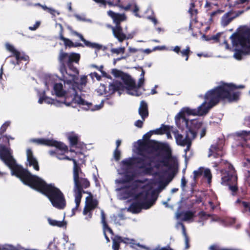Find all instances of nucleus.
<instances>
[{"label":"nucleus","mask_w":250,"mask_h":250,"mask_svg":"<svg viewBox=\"0 0 250 250\" xmlns=\"http://www.w3.org/2000/svg\"><path fill=\"white\" fill-rule=\"evenodd\" d=\"M244 85H237L232 83H222L221 84L208 91L205 95V99L208 101L203 103L197 108L191 109L188 107H184L175 116V122L178 128L180 127L181 123L184 125H188V120L186 118L185 114L193 116H203L207 114L209 110L218 104L220 101L231 103L239 100L241 92L233 91L237 89L244 88Z\"/></svg>","instance_id":"1"},{"label":"nucleus","mask_w":250,"mask_h":250,"mask_svg":"<svg viewBox=\"0 0 250 250\" xmlns=\"http://www.w3.org/2000/svg\"><path fill=\"white\" fill-rule=\"evenodd\" d=\"M18 178L25 185L46 196L52 205L59 209H63L66 205L64 195L54 184H47L39 177L32 175L27 169Z\"/></svg>","instance_id":"2"},{"label":"nucleus","mask_w":250,"mask_h":250,"mask_svg":"<svg viewBox=\"0 0 250 250\" xmlns=\"http://www.w3.org/2000/svg\"><path fill=\"white\" fill-rule=\"evenodd\" d=\"M153 134L152 130L146 133L143 136V140L138 141L137 148L138 155L145 154L149 155L154 152L161 150L164 152V157L160 162L163 166L167 167L170 172L168 174L169 180H171L177 173L178 171V162L176 158L173 157L171 151L167 145L159 143L158 142L150 140V138Z\"/></svg>","instance_id":"3"},{"label":"nucleus","mask_w":250,"mask_h":250,"mask_svg":"<svg viewBox=\"0 0 250 250\" xmlns=\"http://www.w3.org/2000/svg\"><path fill=\"white\" fill-rule=\"evenodd\" d=\"M0 159L10 168L11 175L17 178L27 170L17 163L10 147L9 138L6 135H0Z\"/></svg>","instance_id":"4"},{"label":"nucleus","mask_w":250,"mask_h":250,"mask_svg":"<svg viewBox=\"0 0 250 250\" xmlns=\"http://www.w3.org/2000/svg\"><path fill=\"white\" fill-rule=\"evenodd\" d=\"M233 46H240L242 49H235L234 57L241 60L244 55L250 54V28L243 26L237 29L230 37Z\"/></svg>","instance_id":"5"},{"label":"nucleus","mask_w":250,"mask_h":250,"mask_svg":"<svg viewBox=\"0 0 250 250\" xmlns=\"http://www.w3.org/2000/svg\"><path fill=\"white\" fill-rule=\"evenodd\" d=\"M139 155L138 157L124 159L122 163L124 166L126 167L135 166L139 169L142 170L144 175H151L153 171V167L152 165L153 158L146 154Z\"/></svg>","instance_id":"6"},{"label":"nucleus","mask_w":250,"mask_h":250,"mask_svg":"<svg viewBox=\"0 0 250 250\" xmlns=\"http://www.w3.org/2000/svg\"><path fill=\"white\" fill-rule=\"evenodd\" d=\"M221 184L228 186L231 194L236 195L238 191L237 176L233 166L230 164H227L226 167L221 170Z\"/></svg>","instance_id":"7"},{"label":"nucleus","mask_w":250,"mask_h":250,"mask_svg":"<svg viewBox=\"0 0 250 250\" xmlns=\"http://www.w3.org/2000/svg\"><path fill=\"white\" fill-rule=\"evenodd\" d=\"M85 176V174L82 171L81 168L73 171L74 193H88L83 189L88 188L90 186V183Z\"/></svg>","instance_id":"8"},{"label":"nucleus","mask_w":250,"mask_h":250,"mask_svg":"<svg viewBox=\"0 0 250 250\" xmlns=\"http://www.w3.org/2000/svg\"><path fill=\"white\" fill-rule=\"evenodd\" d=\"M81 58L80 54L71 53L68 54L61 49L58 57V60L60 64V71L61 74L66 73V65L70 62L79 63Z\"/></svg>","instance_id":"9"},{"label":"nucleus","mask_w":250,"mask_h":250,"mask_svg":"<svg viewBox=\"0 0 250 250\" xmlns=\"http://www.w3.org/2000/svg\"><path fill=\"white\" fill-rule=\"evenodd\" d=\"M157 197L155 190L152 191L151 193L148 190L143 191L136 195L135 200L141 204H147L149 208L155 204Z\"/></svg>","instance_id":"10"},{"label":"nucleus","mask_w":250,"mask_h":250,"mask_svg":"<svg viewBox=\"0 0 250 250\" xmlns=\"http://www.w3.org/2000/svg\"><path fill=\"white\" fill-rule=\"evenodd\" d=\"M73 63H68L66 65L68 67V70L66 69V73L62 74L63 81L68 84L77 83L79 80V71L78 68L73 65Z\"/></svg>","instance_id":"11"},{"label":"nucleus","mask_w":250,"mask_h":250,"mask_svg":"<svg viewBox=\"0 0 250 250\" xmlns=\"http://www.w3.org/2000/svg\"><path fill=\"white\" fill-rule=\"evenodd\" d=\"M203 124L199 120L197 119L188 121V125H184V123H181L180 129H184L185 127L187 129L186 130L191 136L192 139H194L196 135L198 130L201 128Z\"/></svg>","instance_id":"12"},{"label":"nucleus","mask_w":250,"mask_h":250,"mask_svg":"<svg viewBox=\"0 0 250 250\" xmlns=\"http://www.w3.org/2000/svg\"><path fill=\"white\" fill-rule=\"evenodd\" d=\"M33 141L39 145L49 146H54L64 152H67L68 151V147L67 146L61 142H59L53 139L44 138L35 139H34Z\"/></svg>","instance_id":"13"},{"label":"nucleus","mask_w":250,"mask_h":250,"mask_svg":"<svg viewBox=\"0 0 250 250\" xmlns=\"http://www.w3.org/2000/svg\"><path fill=\"white\" fill-rule=\"evenodd\" d=\"M88 196L85 199V205L83 210V214L85 215H88V218H91L92 213L91 211L97 208L99 204L98 201L95 198L92 193L90 192L86 193Z\"/></svg>","instance_id":"14"},{"label":"nucleus","mask_w":250,"mask_h":250,"mask_svg":"<svg viewBox=\"0 0 250 250\" xmlns=\"http://www.w3.org/2000/svg\"><path fill=\"white\" fill-rule=\"evenodd\" d=\"M249 10H250V4L248 5L245 10H239L236 13L232 10L228 12L222 18L221 23L222 25L224 26H227L233 20L243 14L245 11H247Z\"/></svg>","instance_id":"15"},{"label":"nucleus","mask_w":250,"mask_h":250,"mask_svg":"<svg viewBox=\"0 0 250 250\" xmlns=\"http://www.w3.org/2000/svg\"><path fill=\"white\" fill-rule=\"evenodd\" d=\"M122 80H123L125 85L126 89L127 90H134L133 92H129L131 95L139 96L142 94L141 92L136 90V84L135 82L132 79L131 77L129 75L125 73V74L123 77Z\"/></svg>","instance_id":"16"},{"label":"nucleus","mask_w":250,"mask_h":250,"mask_svg":"<svg viewBox=\"0 0 250 250\" xmlns=\"http://www.w3.org/2000/svg\"><path fill=\"white\" fill-rule=\"evenodd\" d=\"M107 15L113 20L115 26H121V23L127 20V16L125 13H116L112 10L107 12Z\"/></svg>","instance_id":"17"},{"label":"nucleus","mask_w":250,"mask_h":250,"mask_svg":"<svg viewBox=\"0 0 250 250\" xmlns=\"http://www.w3.org/2000/svg\"><path fill=\"white\" fill-rule=\"evenodd\" d=\"M5 47L8 51L11 52L12 53V56L16 58L17 64H19V63L21 61H26L28 60L29 57L27 55H21V53L16 50L14 46L10 44V43H6L5 44Z\"/></svg>","instance_id":"18"},{"label":"nucleus","mask_w":250,"mask_h":250,"mask_svg":"<svg viewBox=\"0 0 250 250\" xmlns=\"http://www.w3.org/2000/svg\"><path fill=\"white\" fill-rule=\"evenodd\" d=\"M60 31L59 32V39L60 40H62L63 42L64 45L65 47H84V45L80 42H75L74 43L70 39L65 38L63 36V28L61 24H60Z\"/></svg>","instance_id":"19"},{"label":"nucleus","mask_w":250,"mask_h":250,"mask_svg":"<svg viewBox=\"0 0 250 250\" xmlns=\"http://www.w3.org/2000/svg\"><path fill=\"white\" fill-rule=\"evenodd\" d=\"M173 134L174 135L177 144L182 146H186V142L191 138V136L187 131L185 138H184L183 135L179 133L178 130L173 131Z\"/></svg>","instance_id":"20"},{"label":"nucleus","mask_w":250,"mask_h":250,"mask_svg":"<svg viewBox=\"0 0 250 250\" xmlns=\"http://www.w3.org/2000/svg\"><path fill=\"white\" fill-rule=\"evenodd\" d=\"M71 33L72 35L76 36L78 37H79L80 38V39L82 42H84V43L86 46L88 47L89 48H96L98 50L102 49V46L101 45H100L98 43H94V42H91L86 40L84 38L83 36L81 34L79 33V32H78L76 31H74L73 30H71Z\"/></svg>","instance_id":"21"},{"label":"nucleus","mask_w":250,"mask_h":250,"mask_svg":"<svg viewBox=\"0 0 250 250\" xmlns=\"http://www.w3.org/2000/svg\"><path fill=\"white\" fill-rule=\"evenodd\" d=\"M27 160L29 163L30 167H33L34 169L39 171L40 167L37 159L34 157L33 152L30 148H28L26 151Z\"/></svg>","instance_id":"22"},{"label":"nucleus","mask_w":250,"mask_h":250,"mask_svg":"<svg viewBox=\"0 0 250 250\" xmlns=\"http://www.w3.org/2000/svg\"><path fill=\"white\" fill-rule=\"evenodd\" d=\"M149 208V206L147 204H141L136 200L131 203L129 207L130 210L134 213H138L141 212L142 209H147Z\"/></svg>","instance_id":"23"},{"label":"nucleus","mask_w":250,"mask_h":250,"mask_svg":"<svg viewBox=\"0 0 250 250\" xmlns=\"http://www.w3.org/2000/svg\"><path fill=\"white\" fill-rule=\"evenodd\" d=\"M113 34L120 42H122L126 38V34L124 33L122 26H114Z\"/></svg>","instance_id":"24"},{"label":"nucleus","mask_w":250,"mask_h":250,"mask_svg":"<svg viewBox=\"0 0 250 250\" xmlns=\"http://www.w3.org/2000/svg\"><path fill=\"white\" fill-rule=\"evenodd\" d=\"M138 112L143 121L148 116V105L145 101H141Z\"/></svg>","instance_id":"25"},{"label":"nucleus","mask_w":250,"mask_h":250,"mask_svg":"<svg viewBox=\"0 0 250 250\" xmlns=\"http://www.w3.org/2000/svg\"><path fill=\"white\" fill-rule=\"evenodd\" d=\"M125 86L124 84L120 82H113L109 85V92L111 93H114L118 91L124 90Z\"/></svg>","instance_id":"26"},{"label":"nucleus","mask_w":250,"mask_h":250,"mask_svg":"<svg viewBox=\"0 0 250 250\" xmlns=\"http://www.w3.org/2000/svg\"><path fill=\"white\" fill-rule=\"evenodd\" d=\"M73 100L75 101V103L80 105L86 106L85 107L86 109H89L91 108L92 104L85 101L81 96H79L76 92H75Z\"/></svg>","instance_id":"27"},{"label":"nucleus","mask_w":250,"mask_h":250,"mask_svg":"<svg viewBox=\"0 0 250 250\" xmlns=\"http://www.w3.org/2000/svg\"><path fill=\"white\" fill-rule=\"evenodd\" d=\"M53 88L57 96L62 97L64 96L65 91L63 89V85L62 83H56Z\"/></svg>","instance_id":"28"},{"label":"nucleus","mask_w":250,"mask_h":250,"mask_svg":"<svg viewBox=\"0 0 250 250\" xmlns=\"http://www.w3.org/2000/svg\"><path fill=\"white\" fill-rule=\"evenodd\" d=\"M220 150V148L217 144L211 145L209 149L208 157H210L211 156H214L215 158H218Z\"/></svg>","instance_id":"29"},{"label":"nucleus","mask_w":250,"mask_h":250,"mask_svg":"<svg viewBox=\"0 0 250 250\" xmlns=\"http://www.w3.org/2000/svg\"><path fill=\"white\" fill-rule=\"evenodd\" d=\"M112 249L113 250H119L120 249V244L122 242H123L124 240L121 236L116 235L112 240Z\"/></svg>","instance_id":"30"},{"label":"nucleus","mask_w":250,"mask_h":250,"mask_svg":"<svg viewBox=\"0 0 250 250\" xmlns=\"http://www.w3.org/2000/svg\"><path fill=\"white\" fill-rule=\"evenodd\" d=\"M74 196L76 206L74 208L72 209V212L73 215L75 214V211L78 209V208L81 203V199L83 197V194L74 193Z\"/></svg>","instance_id":"31"},{"label":"nucleus","mask_w":250,"mask_h":250,"mask_svg":"<svg viewBox=\"0 0 250 250\" xmlns=\"http://www.w3.org/2000/svg\"><path fill=\"white\" fill-rule=\"evenodd\" d=\"M188 12L190 14L192 19H196L197 18V15L198 13V11L197 9L195 8V4L194 2H191L190 4Z\"/></svg>","instance_id":"32"},{"label":"nucleus","mask_w":250,"mask_h":250,"mask_svg":"<svg viewBox=\"0 0 250 250\" xmlns=\"http://www.w3.org/2000/svg\"><path fill=\"white\" fill-rule=\"evenodd\" d=\"M49 224L52 226H57L59 227H63L66 226V223L63 221H57L51 218L48 219Z\"/></svg>","instance_id":"33"},{"label":"nucleus","mask_w":250,"mask_h":250,"mask_svg":"<svg viewBox=\"0 0 250 250\" xmlns=\"http://www.w3.org/2000/svg\"><path fill=\"white\" fill-rule=\"evenodd\" d=\"M244 167H247L246 171H247V181L250 185V159H247L246 162L244 163Z\"/></svg>","instance_id":"34"},{"label":"nucleus","mask_w":250,"mask_h":250,"mask_svg":"<svg viewBox=\"0 0 250 250\" xmlns=\"http://www.w3.org/2000/svg\"><path fill=\"white\" fill-rule=\"evenodd\" d=\"M68 140L70 142V145L71 146H76L79 142V137L76 134H72L68 136Z\"/></svg>","instance_id":"35"},{"label":"nucleus","mask_w":250,"mask_h":250,"mask_svg":"<svg viewBox=\"0 0 250 250\" xmlns=\"http://www.w3.org/2000/svg\"><path fill=\"white\" fill-rule=\"evenodd\" d=\"M192 53L190 50L189 46L186 47V49L181 50L180 54L183 57H185V61H187L188 60L190 53Z\"/></svg>","instance_id":"36"},{"label":"nucleus","mask_w":250,"mask_h":250,"mask_svg":"<svg viewBox=\"0 0 250 250\" xmlns=\"http://www.w3.org/2000/svg\"><path fill=\"white\" fill-rule=\"evenodd\" d=\"M59 159H61V158H59ZM62 159H65V160L71 161L73 162V171H74L76 170H77L81 168L80 165L77 163L76 160L74 158H69V157L66 156Z\"/></svg>","instance_id":"37"},{"label":"nucleus","mask_w":250,"mask_h":250,"mask_svg":"<svg viewBox=\"0 0 250 250\" xmlns=\"http://www.w3.org/2000/svg\"><path fill=\"white\" fill-rule=\"evenodd\" d=\"M111 74L115 78H121V79H122L123 77L125 74V73L116 68L112 69Z\"/></svg>","instance_id":"38"},{"label":"nucleus","mask_w":250,"mask_h":250,"mask_svg":"<svg viewBox=\"0 0 250 250\" xmlns=\"http://www.w3.org/2000/svg\"><path fill=\"white\" fill-rule=\"evenodd\" d=\"M236 134L238 136L242 137V138L246 141L249 139L250 131L248 132L247 131L243 130L237 132Z\"/></svg>","instance_id":"39"},{"label":"nucleus","mask_w":250,"mask_h":250,"mask_svg":"<svg viewBox=\"0 0 250 250\" xmlns=\"http://www.w3.org/2000/svg\"><path fill=\"white\" fill-rule=\"evenodd\" d=\"M184 221H188L191 219L194 216V213L191 211H186L183 214Z\"/></svg>","instance_id":"40"},{"label":"nucleus","mask_w":250,"mask_h":250,"mask_svg":"<svg viewBox=\"0 0 250 250\" xmlns=\"http://www.w3.org/2000/svg\"><path fill=\"white\" fill-rule=\"evenodd\" d=\"M183 232L185 236V249H188L190 247L189 245V240L187 233L186 232V229L185 228V226L183 225Z\"/></svg>","instance_id":"41"},{"label":"nucleus","mask_w":250,"mask_h":250,"mask_svg":"<svg viewBox=\"0 0 250 250\" xmlns=\"http://www.w3.org/2000/svg\"><path fill=\"white\" fill-rule=\"evenodd\" d=\"M249 2L250 0H236L234 3V6L237 8H239L241 7L240 6H239V5L245 3L247 5H249Z\"/></svg>","instance_id":"42"},{"label":"nucleus","mask_w":250,"mask_h":250,"mask_svg":"<svg viewBox=\"0 0 250 250\" xmlns=\"http://www.w3.org/2000/svg\"><path fill=\"white\" fill-rule=\"evenodd\" d=\"M10 122H5L0 128V135H2L6 131L7 127L10 125Z\"/></svg>","instance_id":"43"},{"label":"nucleus","mask_w":250,"mask_h":250,"mask_svg":"<svg viewBox=\"0 0 250 250\" xmlns=\"http://www.w3.org/2000/svg\"><path fill=\"white\" fill-rule=\"evenodd\" d=\"M242 206L244 208L243 210L244 212H249L250 213V202L243 201Z\"/></svg>","instance_id":"44"},{"label":"nucleus","mask_w":250,"mask_h":250,"mask_svg":"<svg viewBox=\"0 0 250 250\" xmlns=\"http://www.w3.org/2000/svg\"><path fill=\"white\" fill-rule=\"evenodd\" d=\"M203 173V168L202 167L199 168L197 170H194L193 171V178L194 180H196V178L199 177L201 175H202Z\"/></svg>","instance_id":"45"},{"label":"nucleus","mask_w":250,"mask_h":250,"mask_svg":"<svg viewBox=\"0 0 250 250\" xmlns=\"http://www.w3.org/2000/svg\"><path fill=\"white\" fill-rule=\"evenodd\" d=\"M204 176L207 178L208 181L210 180L212 178V175L211 173V171L209 169H206L205 170H203Z\"/></svg>","instance_id":"46"},{"label":"nucleus","mask_w":250,"mask_h":250,"mask_svg":"<svg viewBox=\"0 0 250 250\" xmlns=\"http://www.w3.org/2000/svg\"><path fill=\"white\" fill-rule=\"evenodd\" d=\"M125 51V47H119L117 48H112L111 49V52L113 53H116L119 54L120 53H124Z\"/></svg>","instance_id":"47"},{"label":"nucleus","mask_w":250,"mask_h":250,"mask_svg":"<svg viewBox=\"0 0 250 250\" xmlns=\"http://www.w3.org/2000/svg\"><path fill=\"white\" fill-rule=\"evenodd\" d=\"M114 157L116 161H118L121 158V152L119 149H115L114 151Z\"/></svg>","instance_id":"48"},{"label":"nucleus","mask_w":250,"mask_h":250,"mask_svg":"<svg viewBox=\"0 0 250 250\" xmlns=\"http://www.w3.org/2000/svg\"><path fill=\"white\" fill-rule=\"evenodd\" d=\"M161 128L162 129V132H164V134L170 135L169 126L168 125H162Z\"/></svg>","instance_id":"49"},{"label":"nucleus","mask_w":250,"mask_h":250,"mask_svg":"<svg viewBox=\"0 0 250 250\" xmlns=\"http://www.w3.org/2000/svg\"><path fill=\"white\" fill-rule=\"evenodd\" d=\"M101 222L103 224V226H106L107 224L106 219H105V214L103 210L101 211Z\"/></svg>","instance_id":"50"},{"label":"nucleus","mask_w":250,"mask_h":250,"mask_svg":"<svg viewBox=\"0 0 250 250\" xmlns=\"http://www.w3.org/2000/svg\"><path fill=\"white\" fill-rule=\"evenodd\" d=\"M192 139V138H190L189 140H188L187 142H186V146H187L186 148L185 149V152L186 154H187L188 151H189V150L190 149V147H191V146L192 144V142H191Z\"/></svg>","instance_id":"51"},{"label":"nucleus","mask_w":250,"mask_h":250,"mask_svg":"<svg viewBox=\"0 0 250 250\" xmlns=\"http://www.w3.org/2000/svg\"><path fill=\"white\" fill-rule=\"evenodd\" d=\"M92 67H94V68L97 69V70H98L99 71H100L103 75H104L106 74L105 72L103 71V68H104L103 65H102L100 66H98L96 65V64H92Z\"/></svg>","instance_id":"52"},{"label":"nucleus","mask_w":250,"mask_h":250,"mask_svg":"<svg viewBox=\"0 0 250 250\" xmlns=\"http://www.w3.org/2000/svg\"><path fill=\"white\" fill-rule=\"evenodd\" d=\"M205 37L206 38V40L207 41H209V40H213L216 41V42H218L219 39L220 38V34L218 33L216 35H214V36H212L210 38H208V36H205Z\"/></svg>","instance_id":"53"},{"label":"nucleus","mask_w":250,"mask_h":250,"mask_svg":"<svg viewBox=\"0 0 250 250\" xmlns=\"http://www.w3.org/2000/svg\"><path fill=\"white\" fill-rule=\"evenodd\" d=\"M3 250H15V246L10 244L3 245Z\"/></svg>","instance_id":"54"},{"label":"nucleus","mask_w":250,"mask_h":250,"mask_svg":"<svg viewBox=\"0 0 250 250\" xmlns=\"http://www.w3.org/2000/svg\"><path fill=\"white\" fill-rule=\"evenodd\" d=\"M133 6H134V9L132 10L133 13L134 14L135 16H136V17H140V16H139V15L138 14V12L139 11V7L137 6L136 3H134Z\"/></svg>","instance_id":"55"},{"label":"nucleus","mask_w":250,"mask_h":250,"mask_svg":"<svg viewBox=\"0 0 250 250\" xmlns=\"http://www.w3.org/2000/svg\"><path fill=\"white\" fill-rule=\"evenodd\" d=\"M145 82V79L144 78L141 77L138 81L137 85H136V90H138L137 89L141 87L144 84Z\"/></svg>","instance_id":"56"},{"label":"nucleus","mask_w":250,"mask_h":250,"mask_svg":"<svg viewBox=\"0 0 250 250\" xmlns=\"http://www.w3.org/2000/svg\"><path fill=\"white\" fill-rule=\"evenodd\" d=\"M132 4L131 3H128L126 6H124L122 4H120L119 5V8L124 9L125 11H128L130 9V8L132 6Z\"/></svg>","instance_id":"57"},{"label":"nucleus","mask_w":250,"mask_h":250,"mask_svg":"<svg viewBox=\"0 0 250 250\" xmlns=\"http://www.w3.org/2000/svg\"><path fill=\"white\" fill-rule=\"evenodd\" d=\"M222 12H223V11L221 10H217L216 11L212 12V13H210V17L209 20L212 21V18L214 16H215V15H216L217 14H221Z\"/></svg>","instance_id":"58"},{"label":"nucleus","mask_w":250,"mask_h":250,"mask_svg":"<svg viewBox=\"0 0 250 250\" xmlns=\"http://www.w3.org/2000/svg\"><path fill=\"white\" fill-rule=\"evenodd\" d=\"M134 178V175L133 174H127L125 176V182H130L132 181Z\"/></svg>","instance_id":"59"},{"label":"nucleus","mask_w":250,"mask_h":250,"mask_svg":"<svg viewBox=\"0 0 250 250\" xmlns=\"http://www.w3.org/2000/svg\"><path fill=\"white\" fill-rule=\"evenodd\" d=\"M44 103L48 104H52L54 103V100L44 94Z\"/></svg>","instance_id":"60"},{"label":"nucleus","mask_w":250,"mask_h":250,"mask_svg":"<svg viewBox=\"0 0 250 250\" xmlns=\"http://www.w3.org/2000/svg\"><path fill=\"white\" fill-rule=\"evenodd\" d=\"M198 215L202 218L205 217L206 216L211 217V215L210 214H207L206 212L204 211H201L199 212Z\"/></svg>","instance_id":"61"},{"label":"nucleus","mask_w":250,"mask_h":250,"mask_svg":"<svg viewBox=\"0 0 250 250\" xmlns=\"http://www.w3.org/2000/svg\"><path fill=\"white\" fill-rule=\"evenodd\" d=\"M144 121H141L140 120H138L136 121L135 123V125L139 128L142 127L143 125V123Z\"/></svg>","instance_id":"62"},{"label":"nucleus","mask_w":250,"mask_h":250,"mask_svg":"<svg viewBox=\"0 0 250 250\" xmlns=\"http://www.w3.org/2000/svg\"><path fill=\"white\" fill-rule=\"evenodd\" d=\"M103 229H104V231H108L110 233H111V234L113 235L114 234V233H113V231L112 230V229L108 226V224L106 225V226H103Z\"/></svg>","instance_id":"63"},{"label":"nucleus","mask_w":250,"mask_h":250,"mask_svg":"<svg viewBox=\"0 0 250 250\" xmlns=\"http://www.w3.org/2000/svg\"><path fill=\"white\" fill-rule=\"evenodd\" d=\"M40 24V22L39 21H37L36 22V23L33 26H30L29 27V29L30 30H32V31L35 30L39 27Z\"/></svg>","instance_id":"64"}]
</instances>
